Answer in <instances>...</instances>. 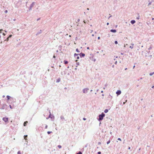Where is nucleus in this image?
<instances>
[{"label":"nucleus","instance_id":"nucleus-28","mask_svg":"<svg viewBox=\"0 0 154 154\" xmlns=\"http://www.w3.org/2000/svg\"><path fill=\"white\" fill-rule=\"evenodd\" d=\"M154 73V72H153L150 73H149V75L150 76H152V75H153V74Z\"/></svg>","mask_w":154,"mask_h":154},{"label":"nucleus","instance_id":"nucleus-17","mask_svg":"<svg viewBox=\"0 0 154 154\" xmlns=\"http://www.w3.org/2000/svg\"><path fill=\"white\" fill-rule=\"evenodd\" d=\"M60 118L62 121L65 119L64 117L62 116H60Z\"/></svg>","mask_w":154,"mask_h":154},{"label":"nucleus","instance_id":"nucleus-2","mask_svg":"<svg viewBox=\"0 0 154 154\" xmlns=\"http://www.w3.org/2000/svg\"><path fill=\"white\" fill-rule=\"evenodd\" d=\"M7 106L5 104H0V109H7Z\"/></svg>","mask_w":154,"mask_h":154},{"label":"nucleus","instance_id":"nucleus-42","mask_svg":"<svg viewBox=\"0 0 154 154\" xmlns=\"http://www.w3.org/2000/svg\"><path fill=\"white\" fill-rule=\"evenodd\" d=\"M76 59H79V57L78 56L77 57H76Z\"/></svg>","mask_w":154,"mask_h":154},{"label":"nucleus","instance_id":"nucleus-44","mask_svg":"<svg viewBox=\"0 0 154 154\" xmlns=\"http://www.w3.org/2000/svg\"><path fill=\"white\" fill-rule=\"evenodd\" d=\"M101 144V142H98V145H100V144Z\"/></svg>","mask_w":154,"mask_h":154},{"label":"nucleus","instance_id":"nucleus-59","mask_svg":"<svg viewBox=\"0 0 154 154\" xmlns=\"http://www.w3.org/2000/svg\"><path fill=\"white\" fill-rule=\"evenodd\" d=\"M121 55H123L124 54V53H121Z\"/></svg>","mask_w":154,"mask_h":154},{"label":"nucleus","instance_id":"nucleus-8","mask_svg":"<svg viewBox=\"0 0 154 154\" xmlns=\"http://www.w3.org/2000/svg\"><path fill=\"white\" fill-rule=\"evenodd\" d=\"M116 93L117 95H119L121 93V91L120 90H118L116 92Z\"/></svg>","mask_w":154,"mask_h":154},{"label":"nucleus","instance_id":"nucleus-45","mask_svg":"<svg viewBox=\"0 0 154 154\" xmlns=\"http://www.w3.org/2000/svg\"><path fill=\"white\" fill-rule=\"evenodd\" d=\"M40 18H38L37 19V21H38V20H40Z\"/></svg>","mask_w":154,"mask_h":154},{"label":"nucleus","instance_id":"nucleus-13","mask_svg":"<svg viewBox=\"0 0 154 154\" xmlns=\"http://www.w3.org/2000/svg\"><path fill=\"white\" fill-rule=\"evenodd\" d=\"M126 97L124 99V100H125V102H123V105H124L127 102V99H126Z\"/></svg>","mask_w":154,"mask_h":154},{"label":"nucleus","instance_id":"nucleus-62","mask_svg":"<svg viewBox=\"0 0 154 154\" xmlns=\"http://www.w3.org/2000/svg\"><path fill=\"white\" fill-rule=\"evenodd\" d=\"M79 21H80V19H78V22H79Z\"/></svg>","mask_w":154,"mask_h":154},{"label":"nucleus","instance_id":"nucleus-38","mask_svg":"<svg viewBox=\"0 0 154 154\" xmlns=\"http://www.w3.org/2000/svg\"><path fill=\"white\" fill-rule=\"evenodd\" d=\"M117 140H119V141H121L122 140H121V139L120 138H118V139H117Z\"/></svg>","mask_w":154,"mask_h":154},{"label":"nucleus","instance_id":"nucleus-4","mask_svg":"<svg viewBox=\"0 0 154 154\" xmlns=\"http://www.w3.org/2000/svg\"><path fill=\"white\" fill-rule=\"evenodd\" d=\"M35 3V2H33L30 5L29 7V11H31L32 10V8L33 7Z\"/></svg>","mask_w":154,"mask_h":154},{"label":"nucleus","instance_id":"nucleus-26","mask_svg":"<svg viewBox=\"0 0 154 154\" xmlns=\"http://www.w3.org/2000/svg\"><path fill=\"white\" fill-rule=\"evenodd\" d=\"M76 154H82V152L81 151H79Z\"/></svg>","mask_w":154,"mask_h":154},{"label":"nucleus","instance_id":"nucleus-54","mask_svg":"<svg viewBox=\"0 0 154 154\" xmlns=\"http://www.w3.org/2000/svg\"><path fill=\"white\" fill-rule=\"evenodd\" d=\"M152 88H154V85L152 87Z\"/></svg>","mask_w":154,"mask_h":154},{"label":"nucleus","instance_id":"nucleus-64","mask_svg":"<svg viewBox=\"0 0 154 154\" xmlns=\"http://www.w3.org/2000/svg\"><path fill=\"white\" fill-rule=\"evenodd\" d=\"M3 35H5V34H4V33H3Z\"/></svg>","mask_w":154,"mask_h":154},{"label":"nucleus","instance_id":"nucleus-63","mask_svg":"<svg viewBox=\"0 0 154 154\" xmlns=\"http://www.w3.org/2000/svg\"><path fill=\"white\" fill-rule=\"evenodd\" d=\"M49 118H48V117H47V118H46V119H48Z\"/></svg>","mask_w":154,"mask_h":154},{"label":"nucleus","instance_id":"nucleus-35","mask_svg":"<svg viewBox=\"0 0 154 154\" xmlns=\"http://www.w3.org/2000/svg\"><path fill=\"white\" fill-rule=\"evenodd\" d=\"M114 43L115 44H118V42L117 41H115Z\"/></svg>","mask_w":154,"mask_h":154},{"label":"nucleus","instance_id":"nucleus-47","mask_svg":"<svg viewBox=\"0 0 154 154\" xmlns=\"http://www.w3.org/2000/svg\"><path fill=\"white\" fill-rule=\"evenodd\" d=\"M130 48H131V49H132L133 48V47L131 46H130Z\"/></svg>","mask_w":154,"mask_h":154},{"label":"nucleus","instance_id":"nucleus-51","mask_svg":"<svg viewBox=\"0 0 154 154\" xmlns=\"http://www.w3.org/2000/svg\"><path fill=\"white\" fill-rule=\"evenodd\" d=\"M131 149V147H130V146H129V147H128V149Z\"/></svg>","mask_w":154,"mask_h":154},{"label":"nucleus","instance_id":"nucleus-10","mask_svg":"<svg viewBox=\"0 0 154 154\" xmlns=\"http://www.w3.org/2000/svg\"><path fill=\"white\" fill-rule=\"evenodd\" d=\"M135 22L136 21L134 20H132L131 21V23L132 24H134L135 23Z\"/></svg>","mask_w":154,"mask_h":154},{"label":"nucleus","instance_id":"nucleus-40","mask_svg":"<svg viewBox=\"0 0 154 154\" xmlns=\"http://www.w3.org/2000/svg\"><path fill=\"white\" fill-rule=\"evenodd\" d=\"M48 128V125H46L45 126V129H47Z\"/></svg>","mask_w":154,"mask_h":154},{"label":"nucleus","instance_id":"nucleus-41","mask_svg":"<svg viewBox=\"0 0 154 154\" xmlns=\"http://www.w3.org/2000/svg\"><path fill=\"white\" fill-rule=\"evenodd\" d=\"M139 17H140V16H139V15L138 17H137V18H136L137 19H138V20L139 19Z\"/></svg>","mask_w":154,"mask_h":154},{"label":"nucleus","instance_id":"nucleus-55","mask_svg":"<svg viewBox=\"0 0 154 154\" xmlns=\"http://www.w3.org/2000/svg\"><path fill=\"white\" fill-rule=\"evenodd\" d=\"M135 67V65H134L133 66V69H134Z\"/></svg>","mask_w":154,"mask_h":154},{"label":"nucleus","instance_id":"nucleus-49","mask_svg":"<svg viewBox=\"0 0 154 154\" xmlns=\"http://www.w3.org/2000/svg\"><path fill=\"white\" fill-rule=\"evenodd\" d=\"M117 61H116L115 62V64H117Z\"/></svg>","mask_w":154,"mask_h":154},{"label":"nucleus","instance_id":"nucleus-61","mask_svg":"<svg viewBox=\"0 0 154 154\" xmlns=\"http://www.w3.org/2000/svg\"><path fill=\"white\" fill-rule=\"evenodd\" d=\"M110 134H111V135H112V132H110Z\"/></svg>","mask_w":154,"mask_h":154},{"label":"nucleus","instance_id":"nucleus-37","mask_svg":"<svg viewBox=\"0 0 154 154\" xmlns=\"http://www.w3.org/2000/svg\"><path fill=\"white\" fill-rule=\"evenodd\" d=\"M97 153V154H101V152L100 151L98 152Z\"/></svg>","mask_w":154,"mask_h":154},{"label":"nucleus","instance_id":"nucleus-60","mask_svg":"<svg viewBox=\"0 0 154 154\" xmlns=\"http://www.w3.org/2000/svg\"><path fill=\"white\" fill-rule=\"evenodd\" d=\"M112 16V15H111L110 16H109V18H108V19H109V18H110V17H111Z\"/></svg>","mask_w":154,"mask_h":154},{"label":"nucleus","instance_id":"nucleus-53","mask_svg":"<svg viewBox=\"0 0 154 154\" xmlns=\"http://www.w3.org/2000/svg\"><path fill=\"white\" fill-rule=\"evenodd\" d=\"M149 57L150 58H151V57H152V55H149Z\"/></svg>","mask_w":154,"mask_h":154},{"label":"nucleus","instance_id":"nucleus-31","mask_svg":"<svg viewBox=\"0 0 154 154\" xmlns=\"http://www.w3.org/2000/svg\"><path fill=\"white\" fill-rule=\"evenodd\" d=\"M110 142V140H109L108 141H107V144H108Z\"/></svg>","mask_w":154,"mask_h":154},{"label":"nucleus","instance_id":"nucleus-6","mask_svg":"<svg viewBox=\"0 0 154 154\" xmlns=\"http://www.w3.org/2000/svg\"><path fill=\"white\" fill-rule=\"evenodd\" d=\"M89 90V89L88 88H84L83 90V92L84 93H87L88 92V91Z\"/></svg>","mask_w":154,"mask_h":154},{"label":"nucleus","instance_id":"nucleus-46","mask_svg":"<svg viewBox=\"0 0 154 154\" xmlns=\"http://www.w3.org/2000/svg\"><path fill=\"white\" fill-rule=\"evenodd\" d=\"M9 106H10V108L11 109H12V106H11V105H9Z\"/></svg>","mask_w":154,"mask_h":154},{"label":"nucleus","instance_id":"nucleus-52","mask_svg":"<svg viewBox=\"0 0 154 154\" xmlns=\"http://www.w3.org/2000/svg\"><path fill=\"white\" fill-rule=\"evenodd\" d=\"M53 57L54 58L56 57L54 55L53 56Z\"/></svg>","mask_w":154,"mask_h":154},{"label":"nucleus","instance_id":"nucleus-14","mask_svg":"<svg viewBox=\"0 0 154 154\" xmlns=\"http://www.w3.org/2000/svg\"><path fill=\"white\" fill-rule=\"evenodd\" d=\"M42 33V30H40V31L36 34V35H38V34H41Z\"/></svg>","mask_w":154,"mask_h":154},{"label":"nucleus","instance_id":"nucleus-22","mask_svg":"<svg viewBox=\"0 0 154 154\" xmlns=\"http://www.w3.org/2000/svg\"><path fill=\"white\" fill-rule=\"evenodd\" d=\"M78 60H75V62H76V64L77 65H79V62H77Z\"/></svg>","mask_w":154,"mask_h":154},{"label":"nucleus","instance_id":"nucleus-12","mask_svg":"<svg viewBox=\"0 0 154 154\" xmlns=\"http://www.w3.org/2000/svg\"><path fill=\"white\" fill-rule=\"evenodd\" d=\"M60 78H58L56 81V82L58 83L60 82Z\"/></svg>","mask_w":154,"mask_h":154},{"label":"nucleus","instance_id":"nucleus-16","mask_svg":"<svg viewBox=\"0 0 154 154\" xmlns=\"http://www.w3.org/2000/svg\"><path fill=\"white\" fill-rule=\"evenodd\" d=\"M64 63L65 64H66L68 63V62L67 61H66V60H64L63 61Z\"/></svg>","mask_w":154,"mask_h":154},{"label":"nucleus","instance_id":"nucleus-3","mask_svg":"<svg viewBox=\"0 0 154 154\" xmlns=\"http://www.w3.org/2000/svg\"><path fill=\"white\" fill-rule=\"evenodd\" d=\"M49 115L48 116V118H51V119L52 120L53 119L54 120V116L53 115H52L51 113V111L50 110H49Z\"/></svg>","mask_w":154,"mask_h":154},{"label":"nucleus","instance_id":"nucleus-30","mask_svg":"<svg viewBox=\"0 0 154 154\" xmlns=\"http://www.w3.org/2000/svg\"><path fill=\"white\" fill-rule=\"evenodd\" d=\"M76 51L77 52H80V51H79V49L78 48H77L76 49Z\"/></svg>","mask_w":154,"mask_h":154},{"label":"nucleus","instance_id":"nucleus-57","mask_svg":"<svg viewBox=\"0 0 154 154\" xmlns=\"http://www.w3.org/2000/svg\"><path fill=\"white\" fill-rule=\"evenodd\" d=\"M140 149H141V148H139L138 149V150L139 151L140 150Z\"/></svg>","mask_w":154,"mask_h":154},{"label":"nucleus","instance_id":"nucleus-5","mask_svg":"<svg viewBox=\"0 0 154 154\" xmlns=\"http://www.w3.org/2000/svg\"><path fill=\"white\" fill-rule=\"evenodd\" d=\"M8 118L6 117H4L3 118L2 120L4 121L5 123L8 122Z\"/></svg>","mask_w":154,"mask_h":154},{"label":"nucleus","instance_id":"nucleus-7","mask_svg":"<svg viewBox=\"0 0 154 154\" xmlns=\"http://www.w3.org/2000/svg\"><path fill=\"white\" fill-rule=\"evenodd\" d=\"M79 55L80 56V57L81 58L84 57L85 56V54L82 52H81L79 54Z\"/></svg>","mask_w":154,"mask_h":154},{"label":"nucleus","instance_id":"nucleus-21","mask_svg":"<svg viewBox=\"0 0 154 154\" xmlns=\"http://www.w3.org/2000/svg\"><path fill=\"white\" fill-rule=\"evenodd\" d=\"M149 3H148V6L150 5H151V3H152V2H150V1H148Z\"/></svg>","mask_w":154,"mask_h":154},{"label":"nucleus","instance_id":"nucleus-18","mask_svg":"<svg viewBox=\"0 0 154 154\" xmlns=\"http://www.w3.org/2000/svg\"><path fill=\"white\" fill-rule=\"evenodd\" d=\"M152 48V45H151L149 47V48L148 49L149 50H151Z\"/></svg>","mask_w":154,"mask_h":154},{"label":"nucleus","instance_id":"nucleus-34","mask_svg":"<svg viewBox=\"0 0 154 154\" xmlns=\"http://www.w3.org/2000/svg\"><path fill=\"white\" fill-rule=\"evenodd\" d=\"M12 36V35H10L8 37L9 38H11Z\"/></svg>","mask_w":154,"mask_h":154},{"label":"nucleus","instance_id":"nucleus-36","mask_svg":"<svg viewBox=\"0 0 154 154\" xmlns=\"http://www.w3.org/2000/svg\"><path fill=\"white\" fill-rule=\"evenodd\" d=\"M21 152L20 151H19L17 152V154H20Z\"/></svg>","mask_w":154,"mask_h":154},{"label":"nucleus","instance_id":"nucleus-24","mask_svg":"<svg viewBox=\"0 0 154 154\" xmlns=\"http://www.w3.org/2000/svg\"><path fill=\"white\" fill-rule=\"evenodd\" d=\"M52 132L51 131H47V134H50L51 133H52Z\"/></svg>","mask_w":154,"mask_h":154},{"label":"nucleus","instance_id":"nucleus-32","mask_svg":"<svg viewBox=\"0 0 154 154\" xmlns=\"http://www.w3.org/2000/svg\"><path fill=\"white\" fill-rule=\"evenodd\" d=\"M58 147L60 149L62 147V146L60 145H59L58 146Z\"/></svg>","mask_w":154,"mask_h":154},{"label":"nucleus","instance_id":"nucleus-1","mask_svg":"<svg viewBox=\"0 0 154 154\" xmlns=\"http://www.w3.org/2000/svg\"><path fill=\"white\" fill-rule=\"evenodd\" d=\"M105 116V114L103 112H102L101 114H100L98 116V118L97 119L98 120L99 122H101Z\"/></svg>","mask_w":154,"mask_h":154},{"label":"nucleus","instance_id":"nucleus-48","mask_svg":"<svg viewBox=\"0 0 154 154\" xmlns=\"http://www.w3.org/2000/svg\"><path fill=\"white\" fill-rule=\"evenodd\" d=\"M122 101L123 102H125V100H124V99L123 98L122 99Z\"/></svg>","mask_w":154,"mask_h":154},{"label":"nucleus","instance_id":"nucleus-9","mask_svg":"<svg viewBox=\"0 0 154 154\" xmlns=\"http://www.w3.org/2000/svg\"><path fill=\"white\" fill-rule=\"evenodd\" d=\"M110 32L113 33H115L116 32V30L115 29H111L110 30Z\"/></svg>","mask_w":154,"mask_h":154},{"label":"nucleus","instance_id":"nucleus-23","mask_svg":"<svg viewBox=\"0 0 154 154\" xmlns=\"http://www.w3.org/2000/svg\"><path fill=\"white\" fill-rule=\"evenodd\" d=\"M79 55V54H76V53H75L74 54V57H75L76 56H78V55Z\"/></svg>","mask_w":154,"mask_h":154},{"label":"nucleus","instance_id":"nucleus-58","mask_svg":"<svg viewBox=\"0 0 154 154\" xmlns=\"http://www.w3.org/2000/svg\"><path fill=\"white\" fill-rule=\"evenodd\" d=\"M5 97V95H3L2 96V97H3V98Z\"/></svg>","mask_w":154,"mask_h":154},{"label":"nucleus","instance_id":"nucleus-29","mask_svg":"<svg viewBox=\"0 0 154 154\" xmlns=\"http://www.w3.org/2000/svg\"><path fill=\"white\" fill-rule=\"evenodd\" d=\"M61 47H62V46H61V45H60V46H59V47H58L60 51H61Z\"/></svg>","mask_w":154,"mask_h":154},{"label":"nucleus","instance_id":"nucleus-19","mask_svg":"<svg viewBox=\"0 0 154 154\" xmlns=\"http://www.w3.org/2000/svg\"><path fill=\"white\" fill-rule=\"evenodd\" d=\"M108 110L107 109H106L104 110V112L105 113H106L108 112Z\"/></svg>","mask_w":154,"mask_h":154},{"label":"nucleus","instance_id":"nucleus-56","mask_svg":"<svg viewBox=\"0 0 154 154\" xmlns=\"http://www.w3.org/2000/svg\"><path fill=\"white\" fill-rule=\"evenodd\" d=\"M109 23H108H108H106V24H107V25H109Z\"/></svg>","mask_w":154,"mask_h":154},{"label":"nucleus","instance_id":"nucleus-33","mask_svg":"<svg viewBox=\"0 0 154 154\" xmlns=\"http://www.w3.org/2000/svg\"><path fill=\"white\" fill-rule=\"evenodd\" d=\"M9 38L8 37L5 40V41H4L5 42V41H8L9 40Z\"/></svg>","mask_w":154,"mask_h":154},{"label":"nucleus","instance_id":"nucleus-43","mask_svg":"<svg viewBox=\"0 0 154 154\" xmlns=\"http://www.w3.org/2000/svg\"><path fill=\"white\" fill-rule=\"evenodd\" d=\"M83 119L84 120H85L86 119L85 118H83Z\"/></svg>","mask_w":154,"mask_h":154},{"label":"nucleus","instance_id":"nucleus-27","mask_svg":"<svg viewBox=\"0 0 154 154\" xmlns=\"http://www.w3.org/2000/svg\"><path fill=\"white\" fill-rule=\"evenodd\" d=\"M109 98L111 99L112 98V97L111 95H109Z\"/></svg>","mask_w":154,"mask_h":154},{"label":"nucleus","instance_id":"nucleus-20","mask_svg":"<svg viewBox=\"0 0 154 154\" xmlns=\"http://www.w3.org/2000/svg\"><path fill=\"white\" fill-rule=\"evenodd\" d=\"M90 59H91H91H92V61H93L94 62H95L96 60V59H93V57H90Z\"/></svg>","mask_w":154,"mask_h":154},{"label":"nucleus","instance_id":"nucleus-39","mask_svg":"<svg viewBox=\"0 0 154 154\" xmlns=\"http://www.w3.org/2000/svg\"><path fill=\"white\" fill-rule=\"evenodd\" d=\"M8 12V11H7V10H5V12H5V13H6H6H7Z\"/></svg>","mask_w":154,"mask_h":154},{"label":"nucleus","instance_id":"nucleus-25","mask_svg":"<svg viewBox=\"0 0 154 154\" xmlns=\"http://www.w3.org/2000/svg\"><path fill=\"white\" fill-rule=\"evenodd\" d=\"M27 137V135H24V139L26 140L27 139H26V137Z\"/></svg>","mask_w":154,"mask_h":154},{"label":"nucleus","instance_id":"nucleus-50","mask_svg":"<svg viewBox=\"0 0 154 154\" xmlns=\"http://www.w3.org/2000/svg\"><path fill=\"white\" fill-rule=\"evenodd\" d=\"M97 39H98V40L100 39V37H99V36L98 37V38H97Z\"/></svg>","mask_w":154,"mask_h":154},{"label":"nucleus","instance_id":"nucleus-15","mask_svg":"<svg viewBox=\"0 0 154 154\" xmlns=\"http://www.w3.org/2000/svg\"><path fill=\"white\" fill-rule=\"evenodd\" d=\"M6 97L7 98V100H9L11 97L9 95H7Z\"/></svg>","mask_w":154,"mask_h":154},{"label":"nucleus","instance_id":"nucleus-11","mask_svg":"<svg viewBox=\"0 0 154 154\" xmlns=\"http://www.w3.org/2000/svg\"><path fill=\"white\" fill-rule=\"evenodd\" d=\"M28 123V122L27 121H26L25 122L23 123V126H26V125H27V123Z\"/></svg>","mask_w":154,"mask_h":154}]
</instances>
